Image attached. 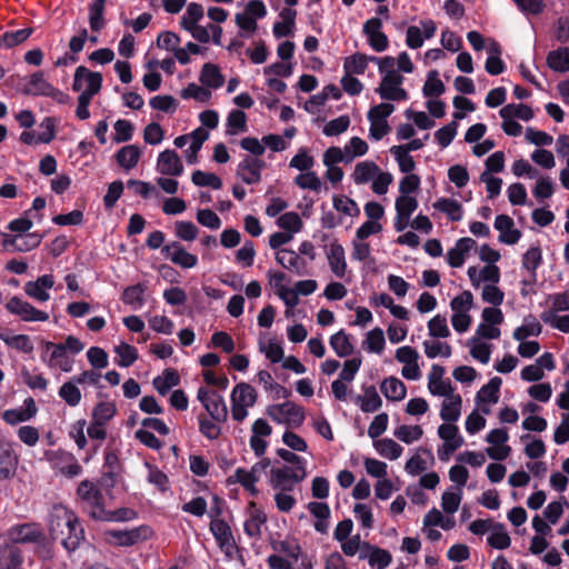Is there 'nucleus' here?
Wrapping results in <instances>:
<instances>
[{
	"label": "nucleus",
	"instance_id": "33",
	"mask_svg": "<svg viewBox=\"0 0 569 569\" xmlns=\"http://www.w3.org/2000/svg\"><path fill=\"white\" fill-rule=\"evenodd\" d=\"M357 403L363 412H375L379 410L382 405V400L377 392L375 386L363 387V395L357 397Z\"/></svg>",
	"mask_w": 569,
	"mask_h": 569
},
{
	"label": "nucleus",
	"instance_id": "63",
	"mask_svg": "<svg viewBox=\"0 0 569 569\" xmlns=\"http://www.w3.org/2000/svg\"><path fill=\"white\" fill-rule=\"evenodd\" d=\"M117 355L120 357L118 365L120 367H130L138 359V350L136 347L122 342L116 348Z\"/></svg>",
	"mask_w": 569,
	"mask_h": 569
},
{
	"label": "nucleus",
	"instance_id": "61",
	"mask_svg": "<svg viewBox=\"0 0 569 569\" xmlns=\"http://www.w3.org/2000/svg\"><path fill=\"white\" fill-rule=\"evenodd\" d=\"M333 207L337 211H340L346 216L358 217L360 214V209L357 202L346 196H335Z\"/></svg>",
	"mask_w": 569,
	"mask_h": 569
},
{
	"label": "nucleus",
	"instance_id": "7",
	"mask_svg": "<svg viewBox=\"0 0 569 569\" xmlns=\"http://www.w3.org/2000/svg\"><path fill=\"white\" fill-rule=\"evenodd\" d=\"M257 391L252 386L246 382L238 383L231 393V415L239 422L246 419L247 408L254 406L257 401Z\"/></svg>",
	"mask_w": 569,
	"mask_h": 569
},
{
	"label": "nucleus",
	"instance_id": "37",
	"mask_svg": "<svg viewBox=\"0 0 569 569\" xmlns=\"http://www.w3.org/2000/svg\"><path fill=\"white\" fill-rule=\"evenodd\" d=\"M141 152L139 147H137L136 144H129L122 147L116 153V160L120 167H122L126 170H130L138 164Z\"/></svg>",
	"mask_w": 569,
	"mask_h": 569
},
{
	"label": "nucleus",
	"instance_id": "60",
	"mask_svg": "<svg viewBox=\"0 0 569 569\" xmlns=\"http://www.w3.org/2000/svg\"><path fill=\"white\" fill-rule=\"evenodd\" d=\"M277 224L279 226V228L287 230L291 233L299 232L303 226L299 214L293 211L281 214L277 220Z\"/></svg>",
	"mask_w": 569,
	"mask_h": 569
},
{
	"label": "nucleus",
	"instance_id": "42",
	"mask_svg": "<svg viewBox=\"0 0 569 569\" xmlns=\"http://www.w3.org/2000/svg\"><path fill=\"white\" fill-rule=\"evenodd\" d=\"M502 383L501 378L493 377L490 381L482 386L481 389L477 393V401L488 402V403H497L499 400L500 386Z\"/></svg>",
	"mask_w": 569,
	"mask_h": 569
},
{
	"label": "nucleus",
	"instance_id": "14",
	"mask_svg": "<svg viewBox=\"0 0 569 569\" xmlns=\"http://www.w3.org/2000/svg\"><path fill=\"white\" fill-rule=\"evenodd\" d=\"M6 308L10 313L19 316L23 321H46L49 319L47 312L34 308L18 297H12L7 302Z\"/></svg>",
	"mask_w": 569,
	"mask_h": 569
},
{
	"label": "nucleus",
	"instance_id": "26",
	"mask_svg": "<svg viewBox=\"0 0 569 569\" xmlns=\"http://www.w3.org/2000/svg\"><path fill=\"white\" fill-rule=\"evenodd\" d=\"M476 246L471 238H461L447 253L448 263L452 268H460L465 262L466 254Z\"/></svg>",
	"mask_w": 569,
	"mask_h": 569
},
{
	"label": "nucleus",
	"instance_id": "59",
	"mask_svg": "<svg viewBox=\"0 0 569 569\" xmlns=\"http://www.w3.org/2000/svg\"><path fill=\"white\" fill-rule=\"evenodd\" d=\"M390 152L395 156L401 172L410 174L415 170L416 162L405 148L392 147Z\"/></svg>",
	"mask_w": 569,
	"mask_h": 569
},
{
	"label": "nucleus",
	"instance_id": "47",
	"mask_svg": "<svg viewBox=\"0 0 569 569\" xmlns=\"http://www.w3.org/2000/svg\"><path fill=\"white\" fill-rule=\"evenodd\" d=\"M147 287L142 283L127 287L121 296V300L124 305L140 308L144 303V293Z\"/></svg>",
	"mask_w": 569,
	"mask_h": 569
},
{
	"label": "nucleus",
	"instance_id": "20",
	"mask_svg": "<svg viewBox=\"0 0 569 569\" xmlns=\"http://www.w3.org/2000/svg\"><path fill=\"white\" fill-rule=\"evenodd\" d=\"M157 169L161 174L180 176L183 166L176 151L164 150L159 154Z\"/></svg>",
	"mask_w": 569,
	"mask_h": 569
},
{
	"label": "nucleus",
	"instance_id": "5",
	"mask_svg": "<svg viewBox=\"0 0 569 569\" xmlns=\"http://www.w3.org/2000/svg\"><path fill=\"white\" fill-rule=\"evenodd\" d=\"M7 537L14 546L19 543H33L43 546L47 540L42 526L38 522L14 525L7 531Z\"/></svg>",
	"mask_w": 569,
	"mask_h": 569
},
{
	"label": "nucleus",
	"instance_id": "45",
	"mask_svg": "<svg viewBox=\"0 0 569 569\" xmlns=\"http://www.w3.org/2000/svg\"><path fill=\"white\" fill-rule=\"evenodd\" d=\"M22 381L32 390L46 391L48 389L49 381L44 376L39 372L37 368L29 370L26 367L21 369Z\"/></svg>",
	"mask_w": 569,
	"mask_h": 569
},
{
	"label": "nucleus",
	"instance_id": "8",
	"mask_svg": "<svg viewBox=\"0 0 569 569\" xmlns=\"http://www.w3.org/2000/svg\"><path fill=\"white\" fill-rule=\"evenodd\" d=\"M152 530L148 526H140L130 530H107L106 540L113 546L131 547L146 541L151 537Z\"/></svg>",
	"mask_w": 569,
	"mask_h": 569
},
{
	"label": "nucleus",
	"instance_id": "38",
	"mask_svg": "<svg viewBox=\"0 0 569 569\" xmlns=\"http://www.w3.org/2000/svg\"><path fill=\"white\" fill-rule=\"evenodd\" d=\"M462 399L460 395H451L441 406L440 417L447 422H455L461 413Z\"/></svg>",
	"mask_w": 569,
	"mask_h": 569
},
{
	"label": "nucleus",
	"instance_id": "11",
	"mask_svg": "<svg viewBox=\"0 0 569 569\" xmlns=\"http://www.w3.org/2000/svg\"><path fill=\"white\" fill-rule=\"evenodd\" d=\"M402 82L403 77L398 72L385 74L377 92L383 100L405 101L408 99V92L400 87Z\"/></svg>",
	"mask_w": 569,
	"mask_h": 569
},
{
	"label": "nucleus",
	"instance_id": "53",
	"mask_svg": "<svg viewBox=\"0 0 569 569\" xmlns=\"http://www.w3.org/2000/svg\"><path fill=\"white\" fill-rule=\"evenodd\" d=\"M59 397L70 407H76L81 401V392L77 383L71 379L59 389Z\"/></svg>",
	"mask_w": 569,
	"mask_h": 569
},
{
	"label": "nucleus",
	"instance_id": "30",
	"mask_svg": "<svg viewBox=\"0 0 569 569\" xmlns=\"http://www.w3.org/2000/svg\"><path fill=\"white\" fill-rule=\"evenodd\" d=\"M458 427L451 422L442 423L438 428L439 437L445 440L443 448L449 449V451H456L463 443V439L458 435Z\"/></svg>",
	"mask_w": 569,
	"mask_h": 569
},
{
	"label": "nucleus",
	"instance_id": "36",
	"mask_svg": "<svg viewBox=\"0 0 569 569\" xmlns=\"http://www.w3.org/2000/svg\"><path fill=\"white\" fill-rule=\"evenodd\" d=\"M547 64L551 70L557 72L569 71V48L560 47L550 51L547 56Z\"/></svg>",
	"mask_w": 569,
	"mask_h": 569
},
{
	"label": "nucleus",
	"instance_id": "6",
	"mask_svg": "<svg viewBox=\"0 0 569 569\" xmlns=\"http://www.w3.org/2000/svg\"><path fill=\"white\" fill-rule=\"evenodd\" d=\"M44 458L52 469L70 479L78 477L83 470L76 456L63 449L47 450Z\"/></svg>",
	"mask_w": 569,
	"mask_h": 569
},
{
	"label": "nucleus",
	"instance_id": "41",
	"mask_svg": "<svg viewBox=\"0 0 569 569\" xmlns=\"http://www.w3.org/2000/svg\"><path fill=\"white\" fill-rule=\"evenodd\" d=\"M200 82L209 88L218 89L223 84V76L213 63H204L200 72Z\"/></svg>",
	"mask_w": 569,
	"mask_h": 569
},
{
	"label": "nucleus",
	"instance_id": "39",
	"mask_svg": "<svg viewBox=\"0 0 569 569\" xmlns=\"http://www.w3.org/2000/svg\"><path fill=\"white\" fill-rule=\"evenodd\" d=\"M107 0H93L88 8L89 11V24L93 32L101 31L106 26L103 17Z\"/></svg>",
	"mask_w": 569,
	"mask_h": 569
},
{
	"label": "nucleus",
	"instance_id": "43",
	"mask_svg": "<svg viewBox=\"0 0 569 569\" xmlns=\"http://www.w3.org/2000/svg\"><path fill=\"white\" fill-rule=\"evenodd\" d=\"M379 167L372 161H362L356 164L352 179L357 184H365L379 172Z\"/></svg>",
	"mask_w": 569,
	"mask_h": 569
},
{
	"label": "nucleus",
	"instance_id": "50",
	"mask_svg": "<svg viewBox=\"0 0 569 569\" xmlns=\"http://www.w3.org/2000/svg\"><path fill=\"white\" fill-rule=\"evenodd\" d=\"M330 346L341 358L348 357L353 352V346L350 342V338L343 330L331 336Z\"/></svg>",
	"mask_w": 569,
	"mask_h": 569
},
{
	"label": "nucleus",
	"instance_id": "31",
	"mask_svg": "<svg viewBox=\"0 0 569 569\" xmlns=\"http://www.w3.org/2000/svg\"><path fill=\"white\" fill-rule=\"evenodd\" d=\"M210 531L221 548L232 546V530L231 527L223 519H212L210 522Z\"/></svg>",
	"mask_w": 569,
	"mask_h": 569
},
{
	"label": "nucleus",
	"instance_id": "44",
	"mask_svg": "<svg viewBox=\"0 0 569 569\" xmlns=\"http://www.w3.org/2000/svg\"><path fill=\"white\" fill-rule=\"evenodd\" d=\"M373 447L380 456L390 460L398 459L403 451V448L390 438L373 441Z\"/></svg>",
	"mask_w": 569,
	"mask_h": 569
},
{
	"label": "nucleus",
	"instance_id": "64",
	"mask_svg": "<svg viewBox=\"0 0 569 569\" xmlns=\"http://www.w3.org/2000/svg\"><path fill=\"white\" fill-rule=\"evenodd\" d=\"M541 319L545 323L550 325L561 332L569 333V315L557 316L552 311H545L541 313Z\"/></svg>",
	"mask_w": 569,
	"mask_h": 569
},
{
	"label": "nucleus",
	"instance_id": "56",
	"mask_svg": "<svg viewBox=\"0 0 569 569\" xmlns=\"http://www.w3.org/2000/svg\"><path fill=\"white\" fill-rule=\"evenodd\" d=\"M174 234L180 240L191 242L197 239L199 234V228L191 221H176Z\"/></svg>",
	"mask_w": 569,
	"mask_h": 569
},
{
	"label": "nucleus",
	"instance_id": "22",
	"mask_svg": "<svg viewBox=\"0 0 569 569\" xmlns=\"http://www.w3.org/2000/svg\"><path fill=\"white\" fill-rule=\"evenodd\" d=\"M42 236L37 232H29L27 234H16L4 241L7 248L13 251L26 252L40 246Z\"/></svg>",
	"mask_w": 569,
	"mask_h": 569
},
{
	"label": "nucleus",
	"instance_id": "12",
	"mask_svg": "<svg viewBox=\"0 0 569 569\" xmlns=\"http://www.w3.org/2000/svg\"><path fill=\"white\" fill-rule=\"evenodd\" d=\"M267 167L264 160L244 156L237 167V176L247 184H257L261 181V171Z\"/></svg>",
	"mask_w": 569,
	"mask_h": 569
},
{
	"label": "nucleus",
	"instance_id": "48",
	"mask_svg": "<svg viewBox=\"0 0 569 569\" xmlns=\"http://www.w3.org/2000/svg\"><path fill=\"white\" fill-rule=\"evenodd\" d=\"M370 61V57L363 53H355L345 59L343 69L348 74H363L368 62Z\"/></svg>",
	"mask_w": 569,
	"mask_h": 569
},
{
	"label": "nucleus",
	"instance_id": "19",
	"mask_svg": "<svg viewBox=\"0 0 569 569\" xmlns=\"http://www.w3.org/2000/svg\"><path fill=\"white\" fill-rule=\"evenodd\" d=\"M328 263L337 278H345L347 272V262L343 247L337 241H332L327 252Z\"/></svg>",
	"mask_w": 569,
	"mask_h": 569
},
{
	"label": "nucleus",
	"instance_id": "9",
	"mask_svg": "<svg viewBox=\"0 0 569 569\" xmlns=\"http://www.w3.org/2000/svg\"><path fill=\"white\" fill-rule=\"evenodd\" d=\"M102 74L80 66L76 69L72 89L82 94L94 97L101 89Z\"/></svg>",
	"mask_w": 569,
	"mask_h": 569
},
{
	"label": "nucleus",
	"instance_id": "18",
	"mask_svg": "<svg viewBox=\"0 0 569 569\" xmlns=\"http://www.w3.org/2000/svg\"><path fill=\"white\" fill-rule=\"evenodd\" d=\"M23 551L12 542L0 546V569H22Z\"/></svg>",
	"mask_w": 569,
	"mask_h": 569
},
{
	"label": "nucleus",
	"instance_id": "16",
	"mask_svg": "<svg viewBox=\"0 0 569 569\" xmlns=\"http://www.w3.org/2000/svg\"><path fill=\"white\" fill-rule=\"evenodd\" d=\"M248 518L244 521V532L251 538L261 537V527L267 522L266 512L254 501H250L247 508Z\"/></svg>",
	"mask_w": 569,
	"mask_h": 569
},
{
	"label": "nucleus",
	"instance_id": "32",
	"mask_svg": "<svg viewBox=\"0 0 569 569\" xmlns=\"http://www.w3.org/2000/svg\"><path fill=\"white\" fill-rule=\"evenodd\" d=\"M542 263V253L541 249L539 247H531L522 257V267L527 269L530 274L531 279L523 280V284H532L537 280V273L536 270L538 267Z\"/></svg>",
	"mask_w": 569,
	"mask_h": 569
},
{
	"label": "nucleus",
	"instance_id": "24",
	"mask_svg": "<svg viewBox=\"0 0 569 569\" xmlns=\"http://www.w3.org/2000/svg\"><path fill=\"white\" fill-rule=\"evenodd\" d=\"M279 17L281 18V21H277L273 24V34L277 39L290 37L293 34V29L296 27V17H297V10L291 8H283Z\"/></svg>",
	"mask_w": 569,
	"mask_h": 569
},
{
	"label": "nucleus",
	"instance_id": "17",
	"mask_svg": "<svg viewBox=\"0 0 569 569\" xmlns=\"http://www.w3.org/2000/svg\"><path fill=\"white\" fill-rule=\"evenodd\" d=\"M360 560H367L372 569H386L392 562V555L387 549L366 543Z\"/></svg>",
	"mask_w": 569,
	"mask_h": 569
},
{
	"label": "nucleus",
	"instance_id": "51",
	"mask_svg": "<svg viewBox=\"0 0 569 569\" xmlns=\"http://www.w3.org/2000/svg\"><path fill=\"white\" fill-rule=\"evenodd\" d=\"M234 22L240 29L238 32L239 38H250L259 28L257 20L243 11L236 13Z\"/></svg>",
	"mask_w": 569,
	"mask_h": 569
},
{
	"label": "nucleus",
	"instance_id": "21",
	"mask_svg": "<svg viewBox=\"0 0 569 569\" xmlns=\"http://www.w3.org/2000/svg\"><path fill=\"white\" fill-rule=\"evenodd\" d=\"M276 260L283 268L296 272L298 276H305L308 273L306 270L307 262L299 257L297 252L290 249H281L276 254Z\"/></svg>",
	"mask_w": 569,
	"mask_h": 569
},
{
	"label": "nucleus",
	"instance_id": "28",
	"mask_svg": "<svg viewBox=\"0 0 569 569\" xmlns=\"http://www.w3.org/2000/svg\"><path fill=\"white\" fill-rule=\"evenodd\" d=\"M228 485H236L239 483L242 486V488L249 492L252 497H258L260 493L259 489L257 488V478L249 473L248 469L244 468H238L233 472V475L229 476L227 478Z\"/></svg>",
	"mask_w": 569,
	"mask_h": 569
},
{
	"label": "nucleus",
	"instance_id": "13",
	"mask_svg": "<svg viewBox=\"0 0 569 569\" xmlns=\"http://www.w3.org/2000/svg\"><path fill=\"white\" fill-rule=\"evenodd\" d=\"M161 253L172 263L183 269H190L198 264L197 256L188 252L179 241H172L163 246Z\"/></svg>",
	"mask_w": 569,
	"mask_h": 569
},
{
	"label": "nucleus",
	"instance_id": "27",
	"mask_svg": "<svg viewBox=\"0 0 569 569\" xmlns=\"http://www.w3.org/2000/svg\"><path fill=\"white\" fill-rule=\"evenodd\" d=\"M309 512L316 518L315 530L319 533H327L329 528L330 508L325 502H309L307 506Z\"/></svg>",
	"mask_w": 569,
	"mask_h": 569
},
{
	"label": "nucleus",
	"instance_id": "40",
	"mask_svg": "<svg viewBox=\"0 0 569 569\" xmlns=\"http://www.w3.org/2000/svg\"><path fill=\"white\" fill-rule=\"evenodd\" d=\"M152 383L161 396H166L172 387L180 383V377L177 370L168 368L163 371L162 376L156 377Z\"/></svg>",
	"mask_w": 569,
	"mask_h": 569
},
{
	"label": "nucleus",
	"instance_id": "29",
	"mask_svg": "<svg viewBox=\"0 0 569 569\" xmlns=\"http://www.w3.org/2000/svg\"><path fill=\"white\" fill-rule=\"evenodd\" d=\"M118 408L114 401L103 400L94 405L91 411L90 419L108 426L109 422L117 416Z\"/></svg>",
	"mask_w": 569,
	"mask_h": 569
},
{
	"label": "nucleus",
	"instance_id": "3",
	"mask_svg": "<svg viewBox=\"0 0 569 569\" xmlns=\"http://www.w3.org/2000/svg\"><path fill=\"white\" fill-rule=\"evenodd\" d=\"M77 496L79 497L84 511H87L92 519H110L103 507V495L93 482L89 480L81 481L77 489Z\"/></svg>",
	"mask_w": 569,
	"mask_h": 569
},
{
	"label": "nucleus",
	"instance_id": "35",
	"mask_svg": "<svg viewBox=\"0 0 569 569\" xmlns=\"http://www.w3.org/2000/svg\"><path fill=\"white\" fill-rule=\"evenodd\" d=\"M278 409L283 412V420L286 423L292 425L293 427H300L303 423L306 415L301 406L291 401H286L278 405Z\"/></svg>",
	"mask_w": 569,
	"mask_h": 569
},
{
	"label": "nucleus",
	"instance_id": "54",
	"mask_svg": "<svg viewBox=\"0 0 569 569\" xmlns=\"http://www.w3.org/2000/svg\"><path fill=\"white\" fill-rule=\"evenodd\" d=\"M295 184L300 189H309L319 192L322 188V182L315 171H305L295 178Z\"/></svg>",
	"mask_w": 569,
	"mask_h": 569
},
{
	"label": "nucleus",
	"instance_id": "58",
	"mask_svg": "<svg viewBox=\"0 0 569 569\" xmlns=\"http://www.w3.org/2000/svg\"><path fill=\"white\" fill-rule=\"evenodd\" d=\"M395 437L405 443H411L419 440L422 435V428L420 426H407L401 425L395 429Z\"/></svg>",
	"mask_w": 569,
	"mask_h": 569
},
{
	"label": "nucleus",
	"instance_id": "25",
	"mask_svg": "<svg viewBox=\"0 0 569 569\" xmlns=\"http://www.w3.org/2000/svg\"><path fill=\"white\" fill-rule=\"evenodd\" d=\"M18 458L12 447L7 442L0 441V478L9 479L16 472Z\"/></svg>",
	"mask_w": 569,
	"mask_h": 569
},
{
	"label": "nucleus",
	"instance_id": "34",
	"mask_svg": "<svg viewBox=\"0 0 569 569\" xmlns=\"http://www.w3.org/2000/svg\"><path fill=\"white\" fill-rule=\"evenodd\" d=\"M381 392L388 400L400 401L406 397L407 388L405 383L395 377L387 378L381 383Z\"/></svg>",
	"mask_w": 569,
	"mask_h": 569
},
{
	"label": "nucleus",
	"instance_id": "57",
	"mask_svg": "<svg viewBox=\"0 0 569 569\" xmlns=\"http://www.w3.org/2000/svg\"><path fill=\"white\" fill-rule=\"evenodd\" d=\"M199 430L203 437L209 440H216L221 433L220 422H216L212 418L209 419L206 415L201 413L198 417Z\"/></svg>",
	"mask_w": 569,
	"mask_h": 569
},
{
	"label": "nucleus",
	"instance_id": "52",
	"mask_svg": "<svg viewBox=\"0 0 569 569\" xmlns=\"http://www.w3.org/2000/svg\"><path fill=\"white\" fill-rule=\"evenodd\" d=\"M490 547L496 549H507L510 547L511 539L502 523L497 522L492 528L491 535L487 538Z\"/></svg>",
	"mask_w": 569,
	"mask_h": 569
},
{
	"label": "nucleus",
	"instance_id": "4",
	"mask_svg": "<svg viewBox=\"0 0 569 569\" xmlns=\"http://www.w3.org/2000/svg\"><path fill=\"white\" fill-rule=\"evenodd\" d=\"M306 477V467H289L288 465H281L270 469L269 483L274 490L292 491L295 486L302 482Z\"/></svg>",
	"mask_w": 569,
	"mask_h": 569
},
{
	"label": "nucleus",
	"instance_id": "23",
	"mask_svg": "<svg viewBox=\"0 0 569 569\" xmlns=\"http://www.w3.org/2000/svg\"><path fill=\"white\" fill-rule=\"evenodd\" d=\"M513 220L507 214H499L495 220V228L500 231L499 241L515 244L519 241L521 232L513 229Z\"/></svg>",
	"mask_w": 569,
	"mask_h": 569
},
{
	"label": "nucleus",
	"instance_id": "2",
	"mask_svg": "<svg viewBox=\"0 0 569 569\" xmlns=\"http://www.w3.org/2000/svg\"><path fill=\"white\" fill-rule=\"evenodd\" d=\"M203 7L200 3L190 2L180 19V27L201 43H208L211 39L214 44L220 46L222 28L214 23H209L207 27L200 26L199 22L203 19Z\"/></svg>",
	"mask_w": 569,
	"mask_h": 569
},
{
	"label": "nucleus",
	"instance_id": "15",
	"mask_svg": "<svg viewBox=\"0 0 569 569\" xmlns=\"http://www.w3.org/2000/svg\"><path fill=\"white\" fill-rule=\"evenodd\" d=\"M381 28L382 21L377 17L367 20L362 28L369 46L377 52L385 51L389 46L388 37L381 31Z\"/></svg>",
	"mask_w": 569,
	"mask_h": 569
},
{
	"label": "nucleus",
	"instance_id": "46",
	"mask_svg": "<svg viewBox=\"0 0 569 569\" xmlns=\"http://www.w3.org/2000/svg\"><path fill=\"white\" fill-rule=\"evenodd\" d=\"M433 207L446 213L451 221H460L462 219V206L455 199L440 198Z\"/></svg>",
	"mask_w": 569,
	"mask_h": 569
},
{
	"label": "nucleus",
	"instance_id": "55",
	"mask_svg": "<svg viewBox=\"0 0 569 569\" xmlns=\"http://www.w3.org/2000/svg\"><path fill=\"white\" fill-rule=\"evenodd\" d=\"M49 367H58L63 372H70L72 370L73 360L68 357L67 351L61 346H57L56 350L52 351Z\"/></svg>",
	"mask_w": 569,
	"mask_h": 569
},
{
	"label": "nucleus",
	"instance_id": "1",
	"mask_svg": "<svg viewBox=\"0 0 569 569\" xmlns=\"http://www.w3.org/2000/svg\"><path fill=\"white\" fill-rule=\"evenodd\" d=\"M49 532L68 550H76L84 539V529L78 516L66 506L54 505L50 512Z\"/></svg>",
	"mask_w": 569,
	"mask_h": 569
},
{
	"label": "nucleus",
	"instance_id": "49",
	"mask_svg": "<svg viewBox=\"0 0 569 569\" xmlns=\"http://www.w3.org/2000/svg\"><path fill=\"white\" fill-rule=\"evenodd\" d=\"M500 117L502 119H513L519 118L521 120L528 121L533 118V111L529 106L526 104H515L510 103L505 106L499 111Z\"/></svg>",
	"mask_w": 569,
	"mask_h": 569
},
{
	"label": "nucleus",
	"instance_id": "10",
	"mask_svg": "<svg viewBox=\"0 0 569 569\" xmlns=\"http://www.w3.org/2000/svg\"><path fill=\"white\" fill-rule=\"evenodd\" d=\"M197 398L216 422H224L227 420L228 409L220 395L206 388H199Z\"/></svg>",
	"mask_w": 569,
	"mask_h": 569
},
{
	"label": "nucleus",
	"instance_id": "62",
	"mask_svg": "<svg viewBox=\"0 0 569 569\" xmlns=\"http://www.w3.org/2000/svg\"><path fill=\"white\" fill-rule=\"evenodd\" d=\"M31 28L8 31L1 37V44H3L7 48L16 47L24 42L31 36Z\"/></svg>",
	"mask_w": 569,
	"mask_h": 569
}]
</instances>
